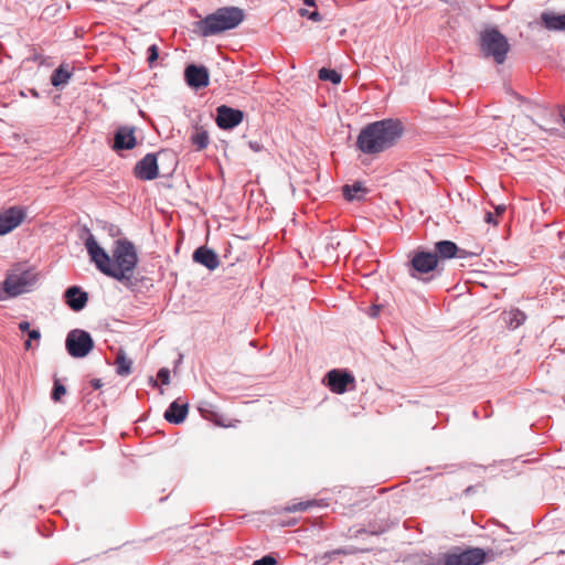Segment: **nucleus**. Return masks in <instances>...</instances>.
Instances as JSON below:
<instances>
[{"instance_id": "f257e3e1", "label": "nucleus", "mask_w": 565, "mask_h": 565, "mask_svg": "<svg viewBox=\"0 0 565 565\" xmlns=\"http://www.w3.org/2000/svg\"><path fill=\"white\" fill-rule=\"evenodd\" d=\"M120 235L121 231L118 226L108 225V236L118 237L111 245V254H108V276L131 287L135 269L139 263L138 249L131 241L119 237Z\"/></svg>"}, {"instance_id": "f03ea898", "label": "nucleus", "mask_w": 565, "mask_h": 565, "mask_svg": "<svg viewBox=\"0 0 565 565\" xmlns=\"http://www.w3.org/2000/svg\"><path fill=\"white\" fill-rule=\"evenodd\" d=\"M403 134L398 120L384 119L366 125L359 134L356 147L366 154H375L393 147Z\"/></svg>"}, {"instance_id": "7ed1b4c3", "label": "nucleus", "mask_w": 565, "mask_h": 565, "mask_svg": "<svg viewBox=\"0 0 565 565\" xmlns=\"http://www.w3.org/2000/svg\"><path fill=\"white\" fill-rule=\"evenodd\" d=\"M244 20V12L237 7H224L196 23L202 36H212L235 29Z\"/></svg>"}, {"instance_id": "20e7f679", "label": "nucleus", "mask_w": 565, "mask_h": 565, "mask_svg": "<svg viewBox=\"0 0 565 565\" xmlns=\"http://www.w3.org/2000/svg\"><path fill=\"white\" fill-rule=\"evenodd\" d=\"M480 52L483 57L492 58L497 64H503L510 52V43L497 28L484 29L479 36Z\"/></svg>"}, {"instance_id": "39448f33", "label": "nucleus", "mask_w": 565, "mask_h": 565, "mask_svg": "<svg viewBox=\"0 0 565 565\" xmlns=\"http://www.w3.org/2000/svg\"><path fill=\"white\" fill-rule=\"evenodd\" d=\"M65 348L72 358L82 359L93 350L94 341L87 331L74 329L66 335Z\"/></svg>"}, {"instance_id": "423d86ee", "label": "nucleus", "mask_w": 565, "mask_h": 565, "mask_svg": "<svg viewBox=\"0 0 565 565\" xmlns=\"http://www.w3.org/2000/svg\"><path fill=\"white\" fill-rule=\"evenodd\" d=\"M486 561V552L480 547L457 550L445 554V565H481Z\"/></svg>"}, {"instance_id": "0eeeda50", "label": "nucleus", "mask_w": 565, "mask_h": 565, "mask_svg": "<svg viewBox=\"0 0 565 565\" xmlns=\"http://www.w3.org/2000/svg\"><path fill=\"white\" fill-rule=\"evenodd\" d=\"M35 280L36 277L33 273L24 270L19 274H9L4 279V285L8 287L9 296L17 297L30 291L34 286Z\"/></svg>"}, {"instance_id": "6e6552de", "label": "nucleus", "mask_w": 565, "mask_h": 565, "mask_svg": "<svg viewBox=\"0 0 565 565\" xmlns=\"http://www.w3.org/2000/svg\"><path fill=\"white\" fill-rule=\"evenodd\" d=\"M438 264L437 255L430 252H416L409 262V275L419 278L420 275L433 271Z\"/></svg>"}, {"instance_id": "1a4fd4ad", "label": "nucleus", "mask_w": 565, "mask_h": 565, "mask_svg": "<svg viewBox=\"0 0 565 565\" xmlns=\"http://www.w3.org/2000/svg\"><path fill=\"white\" fill-rule=\"evenodd\" d=\"M25 218V211L21 206H10L0 211V236L17 228Z\"/></svg>"}, {"instance_id": "9d476101", "label": "nucleus", "mask_w": 565, "mask_h": 565, "mask_svg": "<svg viewBox=\"0 0 565 565\" xmlns=\"http://www.w3.org/2000/svg\"><path fill=\"white\" fill-rule=\"evenodd\" d=\"M244 119V113L239 109L221 105L216 108L215 121L221 129L228 130L237 127Z\"/></svg>"}, {"instance_id": "9b49d317", "label": "nucleus", "mask_w": 565, "mask_h": 565, "mask_svg": "<svg viewBox=\"0 0 565 565\" xmlns=\"http://www.w3.org/2000/svg\"><path fill=\"white\" fill-rule=\"evenodd\" d=\"M329 388L337 394H343L354 387V376L345 371L332 370L327 374Z\"/></svg>"}, {"instance_id": "f8f14e48", "label": "nucleus", "mask_w": 565, "mask_h": 565, "mask_svg": "<svg viewBox=\"0 0 565 565\" xmlns=\"http://www.w3.org/2000/svg\"><path fill=\"white\" fill-rule=\"evenodd\" d=\"M135 177L139 180H154L159 174L157 157L153 153H147L139 160L134 169Z\"/></svg>"}, {"instance_id": "ddd939ff", "label": "nucleus", "mask_w": 565, "mask_h": 565, "mask_svg": "<svg viewBox=\"0 0 565 565\" xmlns=\"http://www.w3.org/2000/svg\"><path fill=\"white\" fill-rule=\"evenodd\" d=\"M135 127H119L114 136L113 149L117 152L121 150H131L136 147Z\"/></svg>"}, {"instance_id": "4468645a", "label": "nucleus", "mask_w": 565, "mask_h": 565, "mask_svg": "<svg viewBox=\"0 0 565 565\" xmlns=\"http://www.w3.org/2000/svg\"><path fill=\"white\" fill-rule=\"evenodd\" d=\"M188 85L193 88H203L209 85V71L204 66L189 65L184 71Z\"/></svg>"}, {"instance_id": "2eb2a0df", "label": "nucleus", "mask_w": 565, "mask_h": 565, "mask_svg": "<svg viewBox=\"0 0 565 565\" xmlns=\"http://www.w3.org/2000/svg\"><path fill=\"white\" fill-rule=\"evenodd\" d=\"M85 247L90 256V259L96 264L97 268L106 274V252L100 247L95 239L94 235L88 233L85 239Z\"/></svg>"}, {"instance_id": "dca6fc26", "label": "nucleus", "mask_w": 565, "mask_h": 565, "mask_svg": "<svg viewBox=\"0 0 565 565\" xmlns=\"http://www.w3.org/2000/svg\"><path fill=\"white\" fill-rule=\"evenodd\" d=\"M193 260L209 270H214L220 266V258L217 254L205 246L196 248L192 255Z\"/></svg>"}, {"instance_id": "f3484780", "label": "nucleus", "mask_w": 565, "mask_h": 565, "mask_svg": "<svg viewBox=\"0 0 565 565\" xmlns=\"http://www.w3.org/2000/svg\"><path fill=\"white\" fill-rule=\"evenodd\" d=\"M115 373L120 377H128L134 370V360L129 358L122 348L115 351L113 361Z\"/></svg>"}, {"instance_id": "a211bd4d", "label": "nucleus", "mask_w": 565, "mask_h": 565, "mask_svg": "<svg viewBox=\"0 0 565 565\" xmlns=\"http://www.w3.org/2000/svg\"><path fill=\"white\" fill-rule=\"evenodd\" d=\"M64 297L65 302L73 311H81L84 309L88 300L87 294L82 291L77 286L67 288Z\"/></svg>"}, {"instance_id": "6ab92c4d", "label": "nucleus", "mask_w": 565, "mask_h": 565, "mask_svg": "<svg viewBox=\"0 0 565 565\" xmlns=\"http://www.w3.org/2000/svg\"><path fill=\"white\" fill-rule=\"evenodd\" d=\"M541 22L548 31L565 32V13L557 14L552 11H544L541 13Z\"/></svg>"}, {"instance_id": "aec40b11", "label": "nucleus", "mask_w": 565, "mask_h": 565, "mask_svg": "<svg viewBox=\"0 0 565 565\" xmlns=\"http://www.w3.org/2000/svg\"><path fill=\"white\" fill-rule=\"evenodd\" d=\"M188 414V405H180L177 401L172 402L164 412V418L172 424L182 423Z\"/></svg>"}, {"instance_id": "412c9836", "label": "nucleus", "mask_w": 565, "mask_h": 565, "mask_svg": "<svg viewBox=\"0 0 565 565\" xmlns=\"http://www.w3.org/2000/svg\"><path fill=\"white\" fill-rule=\"evenodd\" d=\"M526 316L519 309H511L503 312V321L511 329H516L524 323Z\"/></svg>"}, {"instance_id": "4be33fe9", "label": "nucleus", "mask_w": 565, "mask_h": 565, "mask_svg": "<svg viewBox=\"0 0 565 565\" xmlns=\"http://www.w3.org/2000/svg\"><path fill=\"white\" fill-rule=\"evenodd\" d=\"M458 252L457 245L451 241H440L436 243V255L437 258H452Z\"/></svg>"}, {"instance_id": "5701e85b", "label": "nucleus", "mask_w": 565, "mask_h": 565, "mask_svg": "<svg viewBox=\"0 0 565 565\" xmlns=\"http://www.w3.org/2000/svg\"><path fill=\"white\" fill-rule=\"evenodd\" d=\"M343 196L348 201L361 200L366 193V189L363 186L361 182H355L353 184H347L342 188Z\"/></svg>"}, {"instance_id": "b1692460", "label": "nucleus", "mask_w": 565, "mask_h": 565, "mask_svg": "<svg viewBox=\"0 0 565 565\" xmlns=\"http://www.w3.org/2000/svg\"><path fill=\"white\" fill-rule=\"evenodd\" d=\"M71 78V72L67 67L60 66L51 76V84L55 87L65 85Z\"/></svg>"}, {"instance_id": "393cba45", "label": "nucleus", "mask_w": 565, "mask_h": 565, "mask_svg": "<svg viewBox=\"0 0 565 565\" xmlns=\"http://www.w3.org/2000/svg\"><path fill=\"white\" fill-rule=\"evenodd\" d=\"M319 78L321 81H330L333 84H339L342 76L334 70L323 67L319 71Z\"/></svg>"}, {"instance_id": "a878e982", "label": "nucleus", "mask_w": 565, "mask_h": 565, "mask_svg": "<svg viewBox=\"0 0 565 565\" xmlns=\"http://www.w3.org/2000/svg\"><path fill=\"white\" fill-rule=\"evenodd\" d=\"M192 142L196 146L198 150H203L209 145V135L206 131H198L192 136Z\"/></svg>"}, {"instance_id": "bb28decb", "label": "nucleus", "mask_w": 565, "mask_h": 565, "mask_svg": "<svg viewBox=\"0 0 565 565\" xmlns=\"http://www.w3.org/2000/svg\"><path fill=\"white\" fill-rule=\"evenodd\" d=\"M66 394L65 386L60 382V380L55 379L53 384V390L51 393V398L54 402L61 401L62 396Z\"/></svg>"}, {"instance_id": "cd10ccee", "label": "nucleus", "mask_w": 565, "mask_h": 565, "mask_svg": "<svg viewBox=\"0 0 565 565\" xmlns=\"http://www.w3.org/2000/svg\"><path fill=\"white\" fill-rule=\"evenodd\" d=\"M299 14L301 17H306L308 18L309 20H312L315 22H320L322 20V17L321 14L317 11V10H313V11H309L307 9H300L299 10Z\"/></svg>"}, {"instance_id": "c85d7f7f", "label": "nucleus", "mask_w": 565, "mask_h": 565, "mask_svg": "<svg viewBox=\"0 0 565 565\" xmlns=\"http://www.w3.org/2000/svg\"><path fill=\"white\" fill-rule=\"evenodd\" d=\"M313 504H315V501L299 502V503L288 507L286 510L288 512L305 511V510L309 509L310 507H312Z\"/></svg>"}, {"instance_id": "c756f323", "label": "nucleus", "mask_w": 565, "mask_h": 565, "mask_svg": "<svg viewBox=\"0 0 565 565\" xmlns=\"http://www.w3.org/2000/svg\"><path fill=\"white\" fill-rule=\"evenodd\" d=\"M147 52H148L147 61H148L149 65L152 66L159 56L158 46L156 44H152L148 47Z\"/></svg>"}, {"instance_id": "7c9ffc66", "label": "nucleus", "mask_w": 565, "mask_h": 565, "mask_svg": "<svg viewBox=\"0 0 565 565\" xmlns=\"http://www.w3.org/2000/svg\"><path fill=\"white\" fill-rule=\"evenodd\" d=\"M157 377L161 381L162 384L167 385L170 383V371L166 367H162L158 371Z\"/></svg>"}, {"instance_id": "2f4dec72", "label": "nucleus", "mask_w": 565, "mask_h": 565, "mask_svg": "<svg viewBox=\"0 0 565 565\" xmlns=\"http://www.w3.org/2000/svg\"><path fill=\"white\" fill-rule=\"evenodd\" d=\"M277 561L271 555H265L264 557L256 559L253 565H276Z\"/></svg>"}, {"instance_id": "473e14b6", "label": "nucleus", "mask_w": 565, "mask_h": 565, "mask_svg": "<svg viewBox=\"0 0 565 565\" xmlns=\"http://www.w3.org/2000/svg\"><path fill=\"white\" fill-rule=\"evenodd\" d=\"M89 385L92 386L93 392H96L103 387L104 383L100 379H93L90 380Z\"/></svg>"}, {"instance_id": "72a5a7b5", "label": "nucleus", "mask_w": 565, "mask_h": 565, "mask_svg": "<svg viewBox=\"0 0 565 565\" xmlns=\"http://www.w3.org/2000/svg\"><path fill=\"white\" fill-rule=\"evenodd\" d=\"M7 298H11V297L9 296L8 287L4 285V281H3L2 284H0V301L4 300Z\"/></svg>"}, {"instance_id": "f704fd0d", "label": "nucleus", "mask_w": 565, "mask_h": 565, "mask_svg": "<svg viewBox=\"0 0 565 565\" xmlns=\"http://www.w3.org/2000/svg\"><path fill=\"white\" fill-rule=\"evenodd\" d=\"M484 221L488 224H492V225H497V223H498L495 217H494V214L492 212H487L486 213Z\"/></svg>"}, {"instance_id": "c9c22d12", "label": "nucleus", "mask_w": 565, "mask_h": 565, "mask_svg": "<svg viewBox=\"0 0 565 565\" xmlns=\"http://www.w3.org/2000/svg\"><path fill=\"white\" fill-rule=\"evenodd\" d=\"M248 146L255 152H259L263 149V146L257 141H249Z\"/></svg>"}, {"instance_id": "e433bc0d", "label": "nucleus", "mask_w": 565, "mask_h": 565, "mask_svg": "<svg viewBox=\"0 0 565 565\" xmlns=\"http://www.w3.org/2000/svg\"><path fill=\"white\" fill-rule=\"evenodd\" d=\"M28 334H29V340H40V338H41V333L39 330H30L28 332Z\"/></svg>"}, {"instance_id": "4c0bfd02", "label": "nucleus", "mask_w": 565, "mask_h": 565, "mask_svg": "<svg viewBox=\"0 0 565 565\" xmlns=\"http://www.w3.org/2000/svg\"><path fill=\"white\" fill-rule=\"evenodd\" d=\"M19 329L22 331V332H25V331H30V322L28 321H21L19 323Z\"/></svg>"}, {"instance_id": "58836bf2", "label": "nucleus", "mask_w": 565, "mask_h": 565, "mask_svg": "<svg viewBox=\"0 0 565 565\" xmlns=\"http://www.w3.org/2000/svg\"><path fill=\"white\" fill-rule=\"evenodd\" d=\"M505 211V205L500 204L495 206V215H501Z\"/></svg>"}, {"instance_id": "ea45409f", "label": "nucleus", "mask_w": 565, "mask_h": 565, "mask_svg": "<svg viewBox=\"0 0 565 565\" xmlns=\"http://www.w3.org/2000/svg\"><path fill=\"white\" fill-rule=\"evenodd\" d=\"M303 3L308 7H316V0H303Z\"/></svg>"}, {"instance_id": "a19ab883", "label": "nucleus", "mask_w": 565, "mask_h": 565, "mask_svg": "<svg viewBox=\"0 0 565 565\" xmlns=\"http://www.w3.org/2000/svg\"><path fill=\"white\" fill-rule=\"evenodd\" d=\"M149 383H150L153 387H156V386L158 385L157 381H156L153 377H150V379H149Z\"/></svg>"}, {"instance_id": "79ce46f5", "label": "nucleus", "mask_w": 565, "mask_h": 565, "mask_svg": "<svg viewBox=\"0 0 565 565\" xmlns=\"http://www.w3.org/2000/svg\"><path fill=\"white\" fill-rule=\"evenodd\" d=\"M31 347H32V345H31V340L25 341V343H24V348H25L26 350H30V349H31Z\"/></svg>"}]
</instances>
